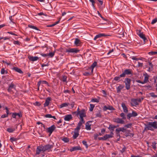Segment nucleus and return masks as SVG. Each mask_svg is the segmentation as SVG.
Returning a JSON list of instances; mask_svg holds the SVG:
<instances>
[{
	"label": "nucleus",
	"mask_w": 157,
	"mask_h": 157,
	"mask_svg": "<svg viewBox=\"0 0 157 157\" xmlns=\"http://www.w3.org/2000/svg\"><path fill=\"white\" fill-rule=\"evenodd\" d=\"M79 50L75 48H73L67 49L66 52H72V53H77L79 52Z\"/></svg>",
	"instance_id": "obj_7"
},
{
	"label": "nucleus",
	"mask_w": 157,
	"mask_h": 157,
	"mask_svg": "<svg viewBox=\"0 0 157 157\" xmlns=\"http://www.w3.org/2000/svg\"><path fill=\"white\" fill-rule=\"evenodd\" d=\"M41 84H47L48 86H50L48 82L45 80H40Z\"/></svg>",
	"instance_id": "obj_42"
},
{
	"label": "nucleus",
	"mask_w": 157,
	"mask_h": 157,
	"mask_svg": "<svg viewBox=\"0 0 157 157\" xmlns=\"http://www.w3.org/2000/svg\"><path fill=\"white\" fill-rule=\"evenodd\" d=\"M13 44H17L20 45V42L18 40H14L13 42Z\"/></svg>",
	"instance_id": "obj_54"
},
{
	"label": "nucleus",
	"mask_w": 157,
	"mask_h": 157,
	"mask_svg": "<svg viewBox=\"0 0 157 157\" xmlns=\"http://www.w3.org/2000/svg\"><path fill=\"white\" fill-rule=\"evenodd\" d=\"M149 66L148 69L147 70L149 71H152L153 70V65L151 62H149Z\"/></svg>",
	"instance_id": "obj_23"
},
{
	"label": "nucleus",
	"mask_w": 157,
	"mask_h": 157,
	"mask_svg": "<svg viewBox=\"0 0 157 157\" xmlns=\"http://www.w3.org/2000/svg\"><path fill=\"white\" fill-rule=\"evenodd\" d=\"M149 95L152 97L154 98H157V95H155L154 93H149Z\"/></svg>",
	"instance_id": "obj_43"
},
{
	"label": "nucleus",
	"mask_w": 157,
	"mask_h": 157,
	"mask_svg": "<svg viewBox=\"0 0 157 157\" xmlns=\"http://www.w3.org/2000/svg\"><path fill=\"white\" fill-rule=\"evenodd\" d=\"M103 110L104 111H106L107 110H114L115 109L112 106L108 105V106H105L103 108Z\"/></svg>",
	"instance_id": "obj_9"
},
{
	"label": "nucleus",
	"mask_w": 157,
	"mask_h": 157,
	"mask_svg": "<svg viewBox=\"0 0 157 157\" xmlns=\"http://www.w3.org/2000/svg\"><path fill=\"white\" fill-rule=\"evenodd\" d=\"M5 71L3 68H2L1 70V73L2 74H3L5 73Z\"/></svg>",
	"instance_id": "obj_64"
},
{
	"label": "nucleus",
	"mask_w": 157,
	"mask_h": 157,
	"mask_svg": "<svg viewBox=\"0 0 157 157\" xmlns=\"http://www.w3.org/2000/svg\"><path fill=\"white\" fill-rule=\"evenodd\" d=\"M82 149L79 146L74 147L70 149L71 151L72 152L76 150H81Z\"/></svg>",
	"instance_id": "obj_15"
},
{
	"label": "nucleus",
	"mask_w": 157,
	"mask_h": 157,
	"mask_svg": "<svg viewBox=\"0 0 157 157\" xmlns=\"http://www.w3.org/2000/svg\"><path fill=\"white\" fill-rule=\"evenodd\" d=\"M48 56H49L51 57H53L54 55V52H51L48 54Z\"/></svg>",
	"instance_id": "obj_50"
},
{
	"label": "nucleus",
	"mask_w": 157,
	"mask_h": 157,
	"mask_svg": "<svg viewBox=\"0 0 157 157\" xmlns=\"http://www.w3.org/2000/svg\"><path fill=\"white\" fill-rule=\"evenodd\" d=\"M29 59L32 61H35L38 60L39 58L37 56H30L28 57Z\"/></svg>",
	"instance_id": "obj_16"
},
{
	"label": "nucleus",
	"mask_w": 157,
	"mask_h": 157,
	"mask_svg": "<svg viewBox=\"0 0 157 157\" xmlns=\"http://www.w3.org/2000/svg\"><path fill=\"white\" fill-rule=\"evenodd\" d=\"M120 117L122 118V119L123 120H125L126 119V116L125 114L123 113H122L120 114Z\"/></svg>",
	"instance_id": "obj_33"
},
{
	"label": "nucleus",
	"mask_w": 157,
	"mask_h": 157,
	"mask_svg": "<svg viewBox=\"0 0 157 157\" xmlns=\"http://www.w3.org/2000/svg\"><path fill=\"white\" fill-rule=\"evenodd\" d=\"M80 41L78 39H76L75 41V44L77 46L78 45V44H80Z\"/></svg>",
	"instance_id": "obj_37"
},
{
	"label": "nucleus",
	"mask_w": 157,
	"mask_h": 157,
	"mask_svg": "<svg viewBox=\"0 0 157 157\" xmlns=\"http://www.w3.org/2000/svg\"><path fill=\"white\" fill-rule=\"evenodd\" d=\"M69 105V104L68 103H63L61 104L60 105V108H62L64 107H66Z\"/></svg>",
	"instance_id": "obj_34"
},
{
	"label": "nucleus",
	"mask_w": 157,
	"mask_h": 157,
	"mask_svg": "<svg viewBox=\"0 0 157 157\" xmlns=\"http://www.w3.org/2000/svg\"><path fill=\"white\" fill-rule=\"evenodd\" d=\"M116 132L117 136V137L120 138V132L118 131H116Z\"/></svg>",
	"instance_id": "obj_61"
},
{
	"label": "nucleus",
	"mask_w": 157,
	"mask_h": 157,
	"mask_svg": "<svg viewBox=\"0 0 157 157\" xmlns=\"http://www.w3.org/2000/svg\"><path fill=\"white\" fill-rule=\"evenodd\" d=\"M56 127L54 124L52 125L50 127L48 128V132L51 134L54 130L55 129Z\"/></svg>",
	"instance_id": "obj_12"
},
{
	"label": "nucleus",
	"mask_w": 157,
	"mask_h": 157,
	"mask_svg": "<svg viewBox=\"0 0 157 157\" xmlns=\"http://www.w3.org/2000/svg\"><path fill=\"white\" fill-rule=\"evenodd\" d=\"M148 80V77L147 76H145L144 77V79L143 81L144 83L147 82Z\"/></svg>",
	"instance_id": "obj_44"
},
{
	"label": "nucleus",
	"mask_w": 157,
	"mask_h": 157,
	"mask_svg": "<svg viewBox=\"0 0 157 157\" xmlns=\"http://www.w3.org/2000/svg\"><path fill=\"white\" fill-rule=\"evenodd\" d=\"M108 129L111 131L113 132L114 130V129L113 126V125L112 124H110L109 127L108 128Z\"/></svg>",
	"instance_id": "obj_40"
},
{
	"label": "nucleus",
	"mask_w": 157,
	"mask_h": 157,
	"mask_svg": "<svg viewBox=\"0 0 157 157\" xmlns=\"http://www.w3.org/2000/svg\"><path fill=\"white\" fill-rule=\"evenodd\" d=\"M79 133L78 132H74V134L73 135V137L74 139H75L78 136Z\"/></svg>",
	"instance_id": "obj_28"
},
{
	"label": "nucleus",
	"mask_w": 157,
	"mask_h": 157,
	"mask_svg": "<svg viewBox=\"0 0 157 157\" xmlns=\"http://www.w3.org/2000/svg\"><path fill=\"white\" fill-rule=\"evenodd\" d=\"M121 78H124L123 76L121 74L118 76H115L114 78V80L117 81H120V79Z\"/></svg>",
	"instance_id": "obj_24"
},
{
	"label": "nucleus",
	"mask_w": 157,
	"mask_h": 157,
	"mask_svg": "<svg viewBox=\"0 0 157 157\" xmlns=\"http://www.w3.org/2000/svg\"><path fill=\"white\" fill-rule=\"evenodd\" d=\"M138 65L137 66V67H142L143 66V63H140V62H138Z\"/></svg>",
	"instance_id": "obj_48"
},
{
	"label": "nucleus",
	"mask_w": 157,
	"mask_h": 157,
	"mask_svg": "<svg viewBox=\"0 0 157 157\" xmlns=\"http://www.w3.org/2000/svg\"><path fill=\"white\" fill-rule=\"evenodd\" d=\"M72 117L71 114H68L65 115L64 117V120L65 121H69L72 119Z\"/></svg>",
	"instance_id": "obj_14"
},
{
	"label": "nucleus",
	"mask_w": 157,
	"mask_h": 157,
	"mask_svg": "<svg viewBox=\"0 0 157 157\" xmlns=\"http://www.w3.org/2000/svg\"><path fill=\"white\" fill-rule=\"evenodd\" d=\"M43 149L44 148H43V146H39L38 147L36 148V154L39 155L41 151H44Z\"/></svg>",
	"instance_id": "obj_13"
},
{
	"label": "nucleus",
	"mask_w": 157,
	"mask_h": 157,
	"mask_svg": "<svg viewBox=\"0 0 157 157\" xmlns=\"http://www.w3.org/2000/svg\"><path fill=\"white\" fill-rule=\"evenodd\" d=\"M86 129L87 130H90L91 129L90 125L88 124V122L86 123Z\"/></svg>",
	"instance_id": "obj_35"
},
{
	"label": "nucleus",
	"mask_w": 157,
	"mask_h": 157,
	"mask_svg": "<svg viewBox=\"0 0 157 157\" xmlns=\"http://www.w3.org/2000/svg\"><path fill=\"white\" fill-rule=\"evenodd\" d=\"M34 104L35 105L37 106H40L41 105V104L40 102L38 101L36 102Z\"/></svg>",
	"instance_id": "obj_57"
},
{
	"label": "nucleus",
	"mask_w": 157,
	"mask_h": 157,
	"mask_svg": "<svg viewBox=\"0 0 157 157\" xmlns=\"http://www.w3.org/2000/svg\"><path fill=\"white\" fill-rule=\"evenodd\" d=\"M156 22H157V20L155 18V19L153 20L151 22V24H154Z\"/></svg>",
	"instance_id": "obj_62"
},
{
	"label": "nucleus",
	"mask_w": 157,
	"mask_h": 157,
	"mask_svg": "<svg viewBox=\"0 0 157 157\" xmlns=\"http://www.w3.org/2000/svg\"><path fill=\"white\" fill-rule=\"evenodd\" d=\"M132 102L131 104L132 106H136L139 105L136 99H132L131 100Z\"/></svg>",
	"instance_id": "obj_10"
},
{
	"label": "nucleus",
	"mask_w": 157,
	"mask_h": 157,
	"mask_svg": "<svg viewBox=\"0 0 157 157\" xmlns=\"http://www.w3.org/2000/svg\"><path fill=\"white\" fill-rule=\"evenodd\" d=\"M114 122H116L117 123L124 124V121L122 119L117 118L113 119V120Z\"/></svg>",
	"instance_id": "obj_6"
},
{
	"label": "nucleus",
	"mask_w": 157,
	"mask_h": 157,
	"mask_svg": "<svg viewBox=\"0 0 157 157\" xmlns=\"http://www.w3.org/2000/svg\"><path fill=\"white\" fill-rule=\"evenodd\" d=\"M82 143L87 148L88 147V145L87 144V142L86 141L84 140L83 141H82Z\"/></svg>",
	"instance_id": "obj_52"
},
{
	"label": "nucleus",
	"mask_w": 157,
	"mask_h": 157,
	"mask_svg": "<svg viewBox=\"0 0 157 157\" xmlns=\"http://www.w3.org/2000/svg\"><path fill=\"white\" fill-rule=\"evenodd\" d=\"M83 117L80 118V121L78 123H81V125H82L83 123H84L85 122L84 120Z\"/></svg>",
	"instance_id": "obj_39"
},
{
	"label": "nucleus",
	"mask_w": 157,
	"mask_h": 157,
	"mask_svg": "<svg viewBox=\"0 0 157 157\" xmlns=\"http://www.w3.org/2000/svg\"><path fill=\"white\" fill-rule=\"evenodd\" d=\"M97 62H94L91 66L90 69H91V73H92L93 72V70L94 67L97 65Z\"/></svg>",
	"instance_id": "obj_19"
},
{
	"label": "nucleus",
	"mask_w": 157,
	"mask_h": 157,
	"mask_svg": "<svg viewBox=\"0 0 157 157\" xmlns=\"http://www.w3.org/2000/svg\"><path fill=\"white\" fill-rule=\"evenodd\" d=\"M137 34L143 40L144 42H146V40H147L145 36V35L143 33H141L140 30H139L138 31Z\"/></svg>",
	"instance_id": "obj_4"
},
{
	"label": "nucleus",
	"mask_w": 157,
	"mask_h": 157,
	"mask_svg": "<svg viewBox=\"0 0 157 157\" xmlns=\"http://www.w3.org/2000/svg\"><path fill=\"white\" fill-rule=\"evenodd\" d=\"M124 87V86L123 85H120L117 88V93H119L121 92V90L123 89Z\"/></svg>",
	"instance_id": "obj_22"
},
{
	"label": "nucleus",
	"mask_w": 157,
	"mask_h": 157,
	"mask_svg": "<svg viewBox=\"0 0 157 157\" xmlns=\"http://www.w3.org/2000/svg\"><path fill=\"white\" fill-rule=\"evenodd\" d=\"M61 140L65 143H68L69 141V139L67 137H64Z\"/></svg>",
	"instance_id": "obj_32"
},
{
	"label": "nucleus",
	"mask_w": 157,
	"mask_h": 157,
	"mask_svg": "<svg viewBox=\"0 0 157 157\" xmlns=\"http://www.w3.org/2000/svg\"><path fill=\"white\" fill-rule=\"evenodd\" d=\"M121 106L123 109L124 112L125 113H127L128 111V109L124 103L123 102L121 103Z\"/></svg>",
	"instance_id": "obj_17"
},
{
	"label": "nucleus",
	"mask_w": 157,
	"mask_h": 157,
	"mask_svg": "<svg viewBox=\"0 0 157 157\" xmlns=\"http://www.w3.org/2000/svg\"><path fill=\"white\" fill-rule=\"evenodd\" d=\"M96 117H98L100 118L101 117V115L100 111H98V112L96 114Z\"/></svg>",
	"instance_id": "obj_38"
},
{
	"label": "nucleus",
	"mask_w": 157,
	"mask_h": 157,
	"mask_svg": "<svg viewBox=\"0 0 157 157\" xmlns=\"http://www.w3.org/2000/svg\"><path fill=\"white\" fill-rule=\"evenodd\" d=\"M149 54L151 55H155L157 54V52H149Z\"/></svg>",
	"instance_id": "obj_47"
},
{
	"label": "nucleus",
	"mask_w": 157,
	"mask_h": 157,
	"mask_svg": "<svg viewBox=\"0 0 157 157\" xmlns=\"http://www.w3.org/2000/svg\"><path fill=\"white\" fill-rule=\"evenodd\" d=\"M90 111H92L94 108L95 105L94 104H90Z\"/></svg>",
	"instance_id": "obj_41"
},
{
	"label": "nucleus",
	"mask_w": 157,
	"mask_h": 157,
	"mask_svg": "<svg viewBox=\"0 0 157 157\" xmlns=\"http://www.w3.org/2000/svg\"><path fill=\"white\" fill-rule=\"evenodd\" d=\"M80 118H82L86 117V112L84 109H82L81 110L79 114Z\"/></svg>",
	"instance_id": "obj_8"
},
{
	"label": "nucleus",
	"mask_w": 157,
	"mask_h": 157,
	"mask_svg": "<svg viewBox=\"0 0 157 157\" xmlns=\"http://www.w3.org/2000/svg\"><path fill=\"white\" fill-rule=\"evenodd\" d=\"M132 74V70L130 69H126L122 71L121 74L123 77H125L126 75H130Z\"/></svg>",
	"instance_id": "obj_3"
},
{
	"label": "nucleus",
	"mask_w": 157,
	"mask_h": 157,
	"mask_svg": "<svg viewBox=\"0 0 157 157\" xmlns=\"http://www.w3.org/2000/svg\"><path fill=\"white\" fill-rule=\"evenodd\" d=\"M132 125V124H129L127 125H125L124 127V128L126 127L127 128H129Z\"/></svg>",
	"instance_id": "obj_55"
},
{
	"label": "nucleus",
	"mask_w": 157,
	"mask_h": 157,
	"mask_svg": "<svg viewBox=\"0 0 157 157\" xmlns=\"http://www.w3.org/2000/svg\"><path fill=\"white\" fill-rule=\"evenodd\" d=\"M92 3V6L94 8L95 7L94 4L95 2L94 0H89Z\"/></svg>",
	"instance_id": "obj_53"
},
{
	"label": "nucleus",
	"mask_w": 157,
	"mask_h": 157,
	"mask_svg": "<svg viewBox=\"0 0 157 157\" xmlns=\"http://www.w3.org/2000/svg\"><path fill=\"white\" fill-rule=\"evenodd\" d=\"M107 36V35L104 33L99 34L96 36L94 38V40H96L98 38H100L102 36Z\"/></svg>",
	"instance_id": "obj_18"
},
{
	"label": "nucleus",
	"mask_w": 157,
	"mask_h": 157,
	"mask_svg": "<svg viewBox=\"0 0 157 157\" xmlns=\"http://www.w3.org/2000/svg\"><path fill=\"white\" fill-rule=\"evenodd\" d=\"M97 62H94L91 66L90 69H91V73H92L93 72V70L94 67L97 65Z\"/></svg>",
	"instance_id": "obj_20"
},
{
	"label": "nucleus",
	"mask_w": 157,
	"mask_h": 157,
	"mask_svg": "<svg viewBox=\"0 0 157 157\" xmlns=\"http://www.w3.org/2000/svg\"><path fill=\"white\" fill-rule=\"evenodd\" d=\"M136 99L137 101L138 102H141V101L144 99V98H138V99Z\"/></svg>",
	"instance_id": "obj_60"
},
{
	"label": "nucleus",
	"mask_w": 157,
	"mask_h": 157,
	"mask_svg": "<svg viewBox=\"0 0 157 157\" xmlns=\"http://www.w3.org/2000/svg\"><path fill=\"white\" fill-rule=\"evenodd\" d=\"M127 132H128V133L126 134V137H127L128 136H132L133 137L134 135V134L132 133H130L129 132H130V131L129 130H127Z\"/></svg>",
	"instance_id": "obj_30"
},
{
	"label": "nucleus",
	"mask_w": 157,
	"mask_h": 157,
	"mask_svg": "<svg viewBox=\"0 0 157 157\" xmlns=\"http://www.w3.org/2000/svg\"><path fill=\"white\" fill-rule=\"evenodd\" d=\"M126 149V147L124 146L123 148L121 150V152L122 153H123L125 150Z\"/></svg>",
	"instance_id": "obj_63"
},
{
	"label": "nucleus",
	"mask_w": 157,
	"mask_h": 157,
	"mask_svg": "<svg viewBox=\"0 0 157 157\" xmlns=\"http://www.w3.org/2000/svg\"><path fill=\"white\" fill-rule=\"evenodd\" d=\"M67 76L65 75L63 76L61 80L63 82H67Z\"/></svg>",
	"instance_id": "obj_36"
},
{
	"label": "nucleus",
	"mask_w": 157,
	"mask_h": 157,
	"mask_svg": "<svg viewBox=\"0 0 157 157\" xmlns=\"http://www.w3.org/2000/svg\"><path fill=\"white\" fill-rule=\"evenodd\" d=\"M15 86L14 84L12 82L10 85H9V87H10V88H11L12 89V88H15Z\"/></svg>",
	"instance_id": "obj_45"
},
{
	"label": "nucleus",
	"mask_w": 157,
	"mask_h": 157,
	"mask_svg": "<svg viewBox=\"0 0 157 157\" xmlns=\"http://www.w3.org/2000/svg\"><path fill=\"white\" fill-rule=\"evenodd\" d=\"M13 69L15 70L17 72H18L20 73H21V74L23 73V72L21 70L17 67H14L13 68Z\"/></svg>",
	"instance_id": "obj_21"
},
{
	"label": "nucleus",
	"mask_w": 157,
	"mask_h": 157,
	"mask_svg": "<svg viewBox=\"0 0 157 157\" xmlns=\"http://www.w3.org/2000/svg\"><path fill=\"white\" fill-rule=\"evenodd\" d=\"M126 130V129L124 128V127L123 128H117L116 129V131H118V132H120V131H121L123 132H124Z\"/></svg>",
	"instance_id": "obj_25"
},
{
	"label": "nucleus",
	"mask_w": 157,
	"mask_h": 157,
	"mask_svg": "<svg viewBox=\"0 0 157 157\" xmlns=\"http://www.w3.org/2000/svg\"><path fill=\"white\" fill-rule=\"evenodd\" d=\"M15 130V128H7V131L10 133H11L14 131Z\"/></svg>",
	"instance_id": "obj_31"
},
{
	"label": "nucleus",
	"mask_w": 157,
	"mask_h": 157,
	"mask_svg": "<svg viewBox=\"0 0 157 157\" xmlns=\"http://www.w3.org/2000/svg\"><path fill=\"white\" fill-rule=\"evenodd\" d=\"M131 58L132 59H133V60H141V59H140V58H136V57H135L134 56H132L131 57Z\"/></svg>",
	"instance_id": "obj_59"
},
{
	"label": "nucleus",
	"mask_w": 157,
	"mask_h": 157,
	"mask_svg": "<svg viewBox=\"0 0 157 157\" xmlns=\"http://www.w3.org/2000/svg\"><path fill=\"white\" fill-rule=\"evenodd\" d=\"M53 147V145H50L49 144L46 145L44 146H43V148H44V151H49Z\"/></svg>",
	"instance_id": "obj_5"
},
{
	"label": "nucleus",
	"mask_w": 157,
	"mask_h": 157,
	"mask_svg": "<svg viewBox=\"0 0 157 157\" xmlns=\"http://www.w3.org/2000/svg\"><path fill=\"white\" fill-rule=\"evenodd\" d=\"M45 117L46 118H52V115L50 114H47L45 115Z\"/></svg>",
	"instance_id": "obj_58"
},
{
	"label": "nucleus",
	"mask_w": 157,
	"mask_h": 157,
	"mask_svg": "<svg viewBox=\"0 0 157 157\" xmlns=\"http://www.w3.org/2000/svg\"><path fill=\"white\" fill-rule=\"evenodd\" d=\"M98 139L99 140H106L108 139V138L107 135L106 134L102 137H99L98 138Z\"/></svg>",
	"instance_id": "obj_26"
},
{
	"label": "nucleus",
	"mask_w": 157,
	"mask_h": 157,
	"mask_svg": "<svg viewBox=\"0 0 157 157\" xmlns=\"http://www.w3.org/2000/svg\"><path fill=\"white\" fill-rule=\"evenodd\" d=\"M131 115L132 116V117H136L137 115V113L136 112L134 111H133L132 112Z\"/></svg>",
	"instance_id": "obj_46"
},
{
	"label": "nucleus",
	"mask_w": 157,
	"mask_h": 157,
	"mask_svg": "<svg viewBox=\"0 0 157 157\" xmlns=\"http://www.w3.org/2000/svg\"><path fill=\"white\" fill-rule=\"evenodd\" d=\"M81 126V123H78V126L75 129L74 131L76 132H79V131L80 128V127Z\"/></svg>",
	"instance_id": "obj_27"
},
{
	"label": "nucleus",
	"mask_w": 157,
	"mask_h": 157,
	"mask_svg": "<svg viewBox=\"0 0 157 157\" xmlns=\"http://www.w3.org/2000/svg\"><path fill=\"white\" fill-rule=\"evenodd\" d=\"M131 79L128 78H126L124 82L125 83V88L127 90H129L130 88Z\"/></svg>",
	"instance_id": "obj_2"
},
{
	"label": "nucleus",
	"mask_w": 157,
	"mask_h": 157,
	"mask_svg": "<svg viewBox=\"0 0 157 157\" xmlns=\"http://www.w3.org/2000/svg\"><path fill=\"white\" fill-rule=\"evenodd\" d=\"M156 143L155 142H153L152 143V148L154 149H155L156 148Z\"/></svg>",
	"instance_id": "obj_51"
},
{
	"label": "nucleus",
	"mask_w": 157,
	"mask_h": 157,
	"mask_svg": "<svg viewBox=\"0 0 157 157\" xmlns=\"http://www.w3.org/2000/svg\"><path fill=\"white\" fill-rule=\"evenodd\" d=\"M157 129V122L156 121L148 122L147 124H145V127L144 131L148 130L153 131L154 129Z\"/></svg>",
	"instance_id": "obj_1"
},
{
	"label": "nucleus",
	"mask_w": 157,
	"mask_h": 157,
	"mask_svg": "<svg viewBox=\"0 0 157 157\" xmlns=\"http://www.w3.org/2000/svg\"><path fill=\"white\" fill-rule=\"evenodd\" d=\"M10 140L11 142H13V141H16L17 140L16 138L14 137H11L10 138Z\"/></svg>",
	"instance_id": "obj_56"
},
{
	"label": "nucleus",
	"mask_w": 157,
	"mask_h": 157,
	"mask_svg": "<svg viewBox=\"0 0 157 157\" xmlns=\"http://www.w3.org/2000/svg\"><path fill=\"white\" fill-rule=\"evenodd\" d=\"M91 101L93 102H99V100L96 98H93L92 99Z\"/></svg>",
	"instance_id": "obj_49"
},
{
	"label": "nucleus",
	"mask_w": 157,
	"mask_h": 157,
	"mask_svg": "<svg viewBox=\"0 0 157 157\" xmlns=\"http://www.w3.org/2000/svg\"><path fill=\"white\" fill-rule=\"evenodd\" d=\"M51 100L52 99L51 97H48L46 99L45 102L44 104V107L48 106L49 105L50 102Z\"/></svg>",
	"instance_id": "obj_11"
},
{
	"label": "nucleus",
	"mask_w": 157,
	"mask_h": 157,
	"mask_svg": "<svg viewBox=\"0 0 157 157\" xmlns=\"http://www.w3.org/2000/svg\"><path fill=\"white\" fill-rule=\"evenodd\" d=\"M28 26L30 28H31V29H35L36 30H39V31H40L39 30V29L37 28L36 27L34 26V25H28Z\"/></svg>",
	"instance_id": "obj_29"
}]
</instances>
